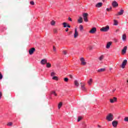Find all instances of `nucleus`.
Wrapping results in <instances>:
<instances>
[{
	"label": "nucleus",
	"instance_id": "nucleus-1",
	"mask_svg": "<svg viewBox=\"0 0 128 128\" xmlns=\"http://www.w3.org/2000/svg\"><path fill=\"white\" fill-rule=\"evenodd\" d=\"M106 120L108 122H112V120H114V114H112V113H110L106 116Z\"/></svg>",
	"mask_w": 128,
	"mask_h": 128
},
{
	"label": "nucleus",
	"instance_id": "nucleus-2",
	"mask_svg": "<svg viewBox=\"0 0 128 128\" xmlns=\"http://www.w3.org/2000/svg\"><path fill=\"white\" fill-rule=\"evenodd\" d=\"M100 32H108L110 30V26L108 25H107L105 27H102L100 29Z\"/></svg>",
	"mask_w": 128,
	"mask_h": 128
},
{
	"label": "nucleus",
	"instance_id": "nucleus-3",
	"mask_svg": "<svg viewBox=\"0 0 128 128\" xmlns=\"http://www.w3.org/2000/svg\"><path fill=\"white\" fill-rule=\"evenodd\" d=\"M82 16L84 22H88V13H83Z\"/></svg>",
	"mask_w": 128,
	"mask_h": 128
},
{
	"label": "nucleus",
	"instance_id": "nucleus-4",
	"mask_svg": "<svg viewBox=\"0 0 128 128\" xmlns=\"http://www.w3.org/2000/svg\"><path fill=\"white\" fill-rule=\"evenodd\" d=\"M81 84V90H84V92H86V83L84 82H80Z\"/></svg>",
	"mask_w": 128,
	"mask_h": 128
},
{
	"label": "nucleus",
	"instance_id": "nucleus-5",
	"mask_svg": "<svg viewBox=\"0 0 128 128\" xmlns=\"http://www.w3.org/2000/svg\"><path fill=\"white\" fill-rule=\"evenodd\" d=\"M80 62H81V66H86V62L84 58H80Z\"/></svg>",
	"mask_w": 128,
	"mask_h": 128
},
{
	"label": "nucleus",
	"instance_id": "nucleus-6",
	"mask_svg": "<svg viewBox=\"0 0 128 128\" xmlns=\"http://www.w3.org/2000/svg\"><path fill=\"white\" fill-rule=\"evenodd\" d=\"M127 64H128V60H124L122 62V65H121V68H126V66Z\"/></svg>",
	"mask_w": 128,
	"mask_h": 128
},
{
	"label": "nucleus",
	"instance_id": "nucleus-7",
	"mask_svg": "<svg viewBox=\"0 0 128 128\" xmlns=\"http://www.w3.org/2000/svg\"><path fill=\"white\" fill-rule=\"evenodd\" d=\"M112 6L113 8H118V4L116 1L114 0L112 2Z\"/></svg>",
	"mask_w": 128,
	"mask_h": 128
},
{
	"label": "nucleus",
	"instance_id": "nucleus-8",
	"mask_svg": "<svg viewBox=\"0 0 128 128\" xmlns=\"http://www.w3.org/2000/svg\"><path fill=\"white\" fill-rule=\"evenodd\" d=\"M110 102L111 104H114V102H118V98L116 97H113V98L110 99Z\"/></svg>",
	"mask_w": 128,
	"mask_h": 128
},
{
	"label": "nucleus",
	"instance_id": "nucleus-9",
	"mask_svg": "<svg viewBox=\"0 0 128 128\" xmlns=\"http://www.w3.org/2000/svg\"><path fill=\"white\" fill-rule=\"evenodd\" d=\"M96 27L92 28L90 31L89 33L90 34H96Z\"/></svg>",
	"mask_w": 128,
	"mask_h": 128
},
{
	"label": "nucleus",
	"instance_id": "nucleus-10",
	"mask_svg": "<svg viewBox=\"0 0 128 128\" xmlns=\"http://www.w3.org/2000/svg\"><path fill=\"white\" fill-rule=\"evenodd\" d=\"M126 50H128V46H124L122 50V54L123 56L124 54H126Z\"/></svg>",
	"mask_w": 128,
	"mask_h": 128
},
{
	"label": "nucleus",
	"instance_id": "nucleus-11",
	"mask_svg": "<svg viewBox=\"0 0 128 128\" xmlns=\"http://www.w3.org/2000/svg\"><path fill=\"white\" fill-rule=\"evenodd\" d=\"M48 63V60L44 58L41 60L40 64H42V66H44V64H46Z\"/></svg>",
	"mask_w": 128,
	"mask_h": 128
},
{
	"label": "nucleus",
	"instance_id": "nucleus-12",
	"mask_svg": "<svg viewBox=\"0 0 128 128\" xmlns=\"http://www.w3.org/2000/svg\"><path fill=\"white\" fill-rule=\"evenodd\" d=\"M36 52V48H32L29 50V54H33L34 52Z\"/></svg>",
	"mask_w": 128,
	"mask_h": 128
},
{
	"label": "nucleus",
	"instance_id": "nucleus-13",
	"mask_svg": "<svg viewBox=\"0 0 128 128\" xmlns=\"http://www.w3.org/2000/svg\"><path fill=\"white\" fill-rule=\"evenodd\" d=\"M78 36V28H75L74 34V38H76Z\"/></svg>",
	"mask_w": 128,
	"mask_h": 128
},
{
	"label": "nucleus",
	"instance_id": "nucleus-14",
	"mask_svg": "<svg viewBox=\"0 0 128 128\" xmlns=\"http://www.w3.org/2000/svg\"><path fill=\"white\" fill-rule=\"evenodd\" d=\"M118 124V121L114 120L112 122V125L113 126L114 128H116Z\"/></svg>",
	"mask_w": 128,
	"mask_h": 128
},
{
	"label": "nucleus",
	"instance_id": "nucleus-15",
	"mask_svg": "<svg viewBox=\"0 0 128 128\" xmlns=\"http://www.w3.org/2000/svg\"><path fill=\"white\" fill-rule=\"evenodd\" d=\"M124 10H121L120 12H118L116 16H122L124 14Z\"/></svg>",
	"mask_w": 128,
	"mask_h": 128
},
{
	"label": "nucleus",
	"instance_id": "nucleus-16",
	"mask_svg": "<svg viewBox=\"0 0 128 128\" xmlns=\"http://www.w3.org/2000/svg\"><path fill=\"white\" fill-rule=\"evenodd\" d=\"M112 42H108L106 46V48H110V46H112Z\"/></svg>",
	"mask_w": 128,
	"mask_h": 128
},
{
	"label": "nucleus",
	"instance_id": "nucleus-17",
	"mask_svg": "<svg viewBox=\"0 0 128 128\" xmlns=\"http://www.w3.org/2000/svg\"><path fill=\"white\" fill-rule=\"evenodd\" d=\"M96 8H101L102 6V2H98L96 6Z\"/></svg>",
	"mask_w": 128,
	"mask_h": 128
},
{
	"label": "nucleus",
	"instance_id": "nucleus-18",
	"mask_svg": "<svg viewBox=\"0 0 128 128\" xmlns=\"http://www.w3.org/2000/svg\"><path fill=\"white\" fill-rule=\"evenodd\" d=\"M106 72V68H102L98 70V72Z\"/></svg>",
	"mask_w": 128,
	"mask_h": 128
},
{
	"label": "nucleus",
	"instance_id": "nucleus-19",
	"mask_svg": "<svg viewBox=\"0 0 128 128\" xmlns=\"http://www.w3.org/2000/svg\"><path fill=\"white\" fill-rule=\"evenodd\" d=\"M46 68H52V64L50 62H47L46 64Z\"/></svg>",
	"mask_w": 128,
	"mask_h": 128
},
{
	"label": "nucleus",
	"instance_id": "nucleus-20",
	"mask_svg": "<svg viewBox=\"0 0 128 128\" xmlns=\"http://www.w3.org/2000/svg\"><path fill=\"white\" fill-rule=\"evenodd\" d=\"M78 24H82V22H84V20L82 19V17H80L79 19L78 20Z\"/></svg>",
	"mask_w": 128,
	"mask_h": 128
},
{
	"label": "nucleus",
	"instance_id": "nucleus-21",
	"mask_svg": "<svg viewBox=\"0 0 128 128\" xmlns=\"http://www.w3.org/2000/svg\"><path fill=\"white\" fill-rule=\"evenodd\" d=\"M104 55H101L98 58V60H100V62H102V60H104Z\"/></svg>",
	"mask_w": 128,
	"mask_h": 128
},
{
	"label": "nucleus",
	"instance_id": "nucleus-22",
	"mask_svg": "<svg viewBox=\"0 0 128 128\" xmlns=\"http://www.w3.org/2000/svg\"><path fill=\"white\" fill-rule=\"evenodd\" d=\"M122 38L124 42H126V34H124L122 35Z\"/></svg>",
	"mask_w": 128,
	"mask_h": 128
},
{
	"label": "nucleus",
	"instance_id": "nucleus-23",
	"mask_svg": "<svg viewBox=\"0 0 128 128\" xmlns=\"http://www.w3.org/2000/svg\"><path fill=\"white\" fill-rule=\"evenodd\" d=\"M92 78H90V80L88 82V84L89 86H92Z\"/></svg>",
	"mask_w": 128,
	"mask_h": 128
},
{
	"label": "nucleus",
	"instance_id": "nucleus-24",
	"mask_svg": "<svg viewBox=\"0 0 128 128\" xmlns=\"http://www.w3.org/2000/svg\"><path fill=\"white\" fill-rule=\"evenodd\" d=\"M74 85L78 87L80 86V84L78 83V82L76 80H74Z\"/></svg>",
	"mask_w": 128,
	"mask_h": 128
},
{
	"label": "nucleus",
	"instance_id": "nucleus-25",
	"mask_svg": "<svg viewBox=\"0 0 128 128\" xmlns=\"http://www.w3.org/2000/svg\"><path fill=\"white\" fill-rule=\"evenodd\" d=\"M62 106V102H60L58 104V108L60 110Z\"/></svg>",
	"mask_w": 128,
	"mask_h": 128
},
{
	"label": "nucleus",
	"instance_id": "nucleus-26",
	"mask_svg": "<svg viewBox=\"0 0 128 128\" xmlns=\"http://www.w3.org/2000/svg\"><path fill=\"white\" fill-rule=\"evenodd\" d=\"M50 24H51V26H55L56 21H54V20H52L50 22Z\"/></svg>",
	"mask_w": 128,
	"mask_h": 128
},
{
	"label": "nucleus",
	"instance_id": "nucleus-27",
	"mask_svg": "<svg viewBox=\"0 0 128 128\" xmlns=\"http://www.w3.org/2000/svg\"><path fill=\"white\" fill-rule=\"evenodd\" d=\"M114 26H118V20H114Z\"/></svg>",
	"mask_w": 128,
	"mask_h": 128
},
{
	"label": "nucleus",
	"instance_id": "nucleus-28",
	"mask_svg": "<svg viewBox=\"0 0 128 128\" xmlns=\"http://www.w3.org/2000/svg\"><path fill=\"white\" fill-rule=\"evenodd\" d=\"M53 32L54 34H58V28H53Z\"/></svg>",
	"mask_w": 128,
	"mask_h": 128
},
{
	"label": "nucleus",
	"instance_id": "nucleus-29",
	"mask_svg": "<svg viewBox=\"0 0 128 128\" xmlns=\"http://www.w3.org/2000/svg\"><path fill=\"white\" fill-rule=\"evenodd\" d=\"M52 79L54 80H58V78L56 76H53Z\"/></svg>",
	"mask_w": 128,
	"mask_h": 128
},
{
	"label": "nucleus",
	"instance_id": "nucleus-30",
	"mask_svg": "<svg viewBox=\"0 0 128 128\" xmlns=\"http://www.w3.org/2000/svg\"><path fill=\"white\" fill-rule=\"evenodd\" d=\"M51 94H54L55 96H58V94H56V92L54 91H52L51 92Z\"/></svg>",
	"mask_w": 128,
	"mask_h": 128
},
{
	"label": "nucleus",
	"instance_id": "nucleus-31",
	"mask_svg": "<svg viewBox=\"0 0 128 128\" xmlns=\"http://www.w3.org/2000/svg\"><path fill=\"white\" fill-rule=\"evenodd\" d=\"M80 28V32H82V30H84V26H82V25H80L79 26Z\"/></svg>",
	"mask_w": 128,
	"mask_h": 128
},
{
	"label": "nucleus",
	"instance_id": "nucleus-32",
	"mask_svg": "<svg viewBox=\"0 0 128 128\" xmlns=\"http://www.w3.org/2000/svg\"><path fill=\"white\" fill-rule=\"evenodd\" d=\"M7 126H12V122H8L7 124Z\"/></svg>",
	"mask_w": 128,
	"mask_h": 128
},
{
	"label": "nucleus",
	"instance_id": "nucleus-33",
	"mask_svg": "<svg viewBox=\"0 0 128 128\" xmlns=\"http://www.w3.org/2000/svg\"><path fill=\"white\" fill-rule=\"evenodd\" d=\"M62 25L64 26V28H66V26H68V23L63 22Z\"/></svg>",
	"mask_w": 128,
	"mask_h": 128
},
{
	"label": "nucleus",
	"instance_id": "nucleus-34",
	"mask_svg": "<svg viewBox=\"0 0 128 128\" xmlns=\"http://www.w3.org/2000/svg\"><path fill=\"white\" fill-rule=\"evenodd\" d=\"M64 82H68V78H64Z\"/></svg>",
	"mask_w": 128,
	"mask_h": 128
},
{
	"label": "nucleus",
	"instance_id": "nucleus-35",
	"mask_svg": "<svg viewBox=\"0 0 128 128\" xmlns=\"http://www.w3.org/2000/svg\"><path fill=\"white\" fill-rule=\"evenodd\" d=\"M82 120V116H78V122H80V120Z\"/></svg>",
	"mask_w": 128,
	"mask_h": 128
},
{
	"label": "nucleus",
	"instance_id": "nucleus-36",
	"mask_svg": "<svg viewBox=\"0 0 128 128\" xmlns=\"http://www.w3.org/2000/svg\"><path fill=\"white\" fill-rule=\"evenodd\" d=\"M87 48L88 50H92V46H90L88 47Z\"/></svg>",
	"mask_w": 128,
	"mask_h": 128
},
{
	"label": "nucleus",
	"instance_id": "nucleus-37",
	"mask_svg": "<svg viewBox=\"0 0 128 128\" xmlns=\"http://www.w3.org/2000/svg\"><path fill=\"white\" fill-rule=\"evenodd\" d=\"M55 75H56V72H51V74H50L51 76H55Z\"/></svg>",
	"mask_w": 128,
	"mask_h": 128
},
{
	"label": "nucleus",
	"instance_id": "nucleus-38",
	"mask_svg": "<svg viewBox=\"0 0 128 128\" xmlns=\"http://www.w3.org/2000/svg\"><path fill=\"white\" fill-rule=\"evenodd\" d=\"M112 8L110 7V8H107L106 10L107 12H110V10H111Z\"/></svg>",
	"mask_w": 128,
	"mask_h": 128
},
{
	"label": "nucleus",
	"instance_id": "nucleus-39",
	"mask_svg": "<svg viewBox=\"0 0 128 128\" xmlns=\"http://www.w3.org/2000/svg\"><path fill=\"white\" fill-rule=\"evenodd\" d=\"M124 122H128V117H125L124 118Z\"/></svg>",
	"mask_w": 128,
	"mask_h": 128
},
{
	"label": "nucleus",
	"instance_id": "nucleus-40",
	"mask_svg": "<svg viewBox=\"0 0 128 128\" xmlns=\"http://www.w3.org/2000/svg\"><path fill=\"white\" fill-rule=\"evenodd\" d=\"M30 4H32V6H34V1L30 2Z\"/></svg>",
	"mask_w": 128,
	"mask_h": 128
},
{
	"label": "nucleus",
	"instance_id": "nucleus-41",
	"mask_svg": "<svg viewBox=\"0 0 128 128\" xmlns=\"http://www.w3.org/2000/svg\"><path fill=\"white\" fill-rule=\"evenodd\" d=\"M64 54H68V52H66V50H63L62 52Z\"/></svg>",
	"mask_w": 128,
	"mask_h": 128
},
{
	"label": "nucleus",
	"instance_id": "nucleus-42",
	"mask_svg": "<svg viewBox=\"0 0 128 128\" xmlns=\"http://www.w3.org/2000/svg\"><path fill=\"white\" fill-rule=\"evenodd\" d=\"M53 50L54 52H56V48L55 46H53Z\"/></svg>",
	"mask_w": 128,
	"mask_h": 128
},
{
	"label": "nucleus",
	"instance_id": "nucleus-43",
	"mask_svg": "<svg viewBox=\"0 0 128 128\" xmlns=\"http://www.w3.org/2000/svg\"><path fill=\"white\" fill-rule=\"evenodd\" d=\"M0 80H2V74L0 72Z\"/></svg>",
	"mask_w": 128,
	"mask_h": 128
},
{
	"label": "nucleus",
	"instance_id": "nucleus-44",
	"mask_svg": "<svg viewBox=\"0 0 128 128\" xmlns=\"http://www.w3.org/2000/svg\"><path fill=\"white\" fill-rule=\"evenodd\" d=\"M68 20H70V22H72V18H70V17H68Z\"/></svg>",
	"mask_w": 128,
	"mask_h": 128
},
{
	"label": "nucleus",
	"instance_id": "nucleus-45",
	"mask_svg": "<svg viewBox=\"0 0 128 128\" xmlns=\"http://www.w3.org/2000/svg\"><path fill=\"white\" fill-rule=\"evenodd\" d=\"M2 92H0V98H2Z\"/></svg>",
	"mask_w": 128,
	"mask_h": 128
},
{
	"label": "nucleus",
	"instance_id": "nucleus-46",
	"mask_svg": "<svg viewBox=\"0 0 128 128\" xmlns=\"http://www.w3.org/2000/svg\"><path fill=\"white\" fill-rule=\"evenodd\" d=\"M83 128H86V124L84 123L83 124Z\"/></svg>",
	"mask_w": 128,
	"mask_h": 128
},
{
	"label": "nucleus",
	"instance_id": "nucleus-47",
	"mask_svg": "<svg viewBox=\"0 0 128 128\" xmlns=\"http://www.w3.org/2000/svg\"><path fill=\"white\" fill-rule=\"evenodd\" d=\"M67 28H70V24H67Z\"/></svg>",
	"mask_w": 128,
	"mask_h": 128
},
{
	"label": "nucleus",
	"instance_id": "nucleus-48",
	"mask_svg": "<svg viewBox=\"0 0 128 128\" xmlns=\"http://www.w3.org/2000/svg\"><path fill=\"white\" fill-rule=\"evenodd\" d=\"M69 76H70V78H72V75L70 74Z\"/></svg>",
	"mask_w": 128,
	"mask_h": 128
},
{
	"label": "nucleus",
	"instance_id": "nucleus-49",
	"mask_svg": "<svg viewBox=\"0 0 128 128\" xmlns=\"http://www.w3.org/2000/svg\"><path fill=\"white\" fill-rule=\"evenodd\" d=\"M114 42H118V40L115 39V40H114Z\"/></svg>",
	"mask_w": 128,
	"mask_h": 128
},
{
	"label": "nucleus",
	"instance_id": "nucleus-50",
	"mask_svg": "<svg viewBox=\"0 0 128 128\" xmlns=\"http://www.w3.org/2000/svg\"><path fill=\"white\" fill-rule=\"evenodd\" d=\"M66 32H68V28H67L66 30Z\"/></svg>",
	"mask_w": 128,
	"mask_h": 128
},
{
	"label": "nucleus",
	"instance_id": "nucleus-51",
	"mask_svg": "<svg viewBox=\"0 0 128 128\" xmlns=\"http://www.w3.org/2000/svg\"><path fill=\"white\" fill-rule=\"evenodd\" d=\"M112 70V68H110V70Z\"/></svg>",
	"mask_w": 128,
	"mask_h": 128
},
{
	"label": "nucleus",
	"instance_id": "nucleus-52",
	"mask_svg": "<svg viewBox=\"0 0 128 128\" xmlns=\"http://www.w3.org/2000/svg\"><path fill=\"white\" fill-rule=\"evenodd\" d=\"M98 128H100V126L98 125Z\"/></svg>",
	"mask_w": 128,
	"mask_h": 128
},
{
	"label": "nucleus",
	"instance_id": "nucleus-53",
	"mask_svg": "<svg viewBox=\"0 0 128 128\" xmlns=\"http://www.w3.org/2000/svg\"><path fill=\"white\" fill-rule=\"evenodd\" d=\"M70 34H72V32H70Z\"/></svg>",
	"mask_w": 128,
	"mask_h": 128
},
{
	"label": "nucleus",
	"instance_id": "nucleus-54",
	"mask_svg": "<svg viewBox=\"0 0 128 128\" xmlns=\"http://www.w3.org/2000/svg\"><path fill=\"white\" fill-rule=\"evenodd\" d=\"M116 32H118V30H116Z\"/></svg>",
	"mask_w": 128,
	"mask_h": 128
},
{
	"label": "nucleus",
	"instance_id": "nucleus-55",
	"mask_svg": "<svg viewBox=\"0 0 128 128\" xmlns=\"http://www.w3.org/2000/svg\"><path fill=\"white\" fill-rule=\"evenodd\" d=\"M104 0H103V2L104 1Z\"/></svg>",
	"mask_w": 128,
	"mask_h": 128
}]
</instances>
